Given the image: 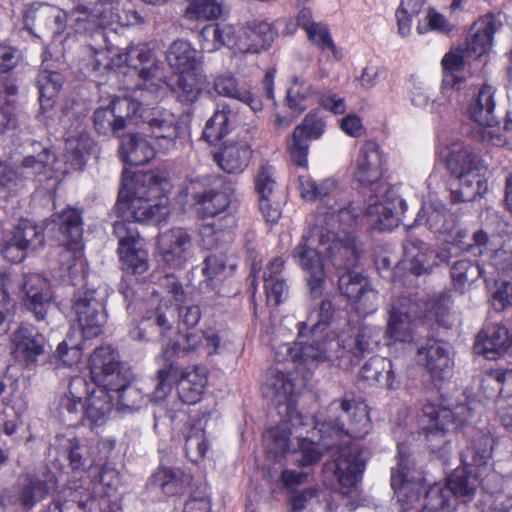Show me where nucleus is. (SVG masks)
I'll list each match as a JSON object with an SVG mask.
<instances>
[{"instance_id": "473e14b6", "label": "nucleus", "mask_w": 512, "mask_h": 512, "mask_svg": "<svg viewBox=\"0 0 512 512\" xmlns=\"http://www.w3.org/2000/svg\"><path fill=\"white\" fill-rule=\"evenodd\" d=\"M65 17L56 7L42 4L37 7H30L25 12V27L37 37H40L35 31L44 32L54 24L53 33H61L64 29Z\"/></svg>"}, {"instance_id": "c756f323", "label": "nucleus", "mask_w": 512, "mask_h": 512, "mask_svg": "<svg viewBox=\"0 0 512 512\" xmlns=\"http://www.w3.org/2000/svg\"><path fill=\"white\" fill-rule=\"evenodd\" d=\"M503 18L501 14H486L474 23V32L467 40L468 56L478 58L490 51L494 33L503 27Z\"/></svg>"}, {"instance_id": "6e6d98bb", "label": "nucleus", "mask_w": 512, "mask_h": 512, "mask_svg": "<svg viewBox=\"0 0 512 512\" xmlns=\"http://www.w3.org/2000/svg\"><path fill=\"white\" fill-rule=\"evenodd\" d=\"M10 235L18 241V245H22L27 250H35L44 242L42 228L29 220H21Z\"/></svg>"}, {"instance_id": "ea45409f", "label": "nucleus", "mask_w": 512, "mask_h": 512, "mask_svg": "<svg viewBox=\"0 0 512 512\" xmlns=\"http://www.w3.org/2000/svg\"><path fill=\"white\" fill-rule=\"evenodd\" d=\"M166 59L176 72L196 71L201 64V57L192 44L186 40H176L168 48Z\"/></svg>"}, {"instance_id": "4468645a", "label": "nucleus", "mask_w": 512, "mask_h": 512, "mask_svg": "<svg viewBox=\"0 0 512 512\" xmlns=\"http://www.w3.org/2000/svg\"><path fill=\"white\" fill-rule=\"evenodd\" d=\"M317 237H319L321 252H325V257L338 271H348L356 267L359 252L357 250L355 240L351 236L344 235L340 237L334 232L323 229H317Z\"/></svg>"}, {"instance_id": "3c124183", "label": "nucleus", "mask_w": 512, "mask_h": 512, "mask_svg": "<svg viewBox=\"0 0 512 512\" xmlns=\"http://www.w3.org/2000/svg\"><path fill=\"white\" fill-rule=\"evenodd\" d=\"M224 12L219 0H187L184 17L190 21H209L218 19Z\"/></svg>"}, {"instance_id": "a211bd4d", "label": "nucleus", "mask_w": 512, "mask_h": 512, "mask_svg": "<svg viewBox=\"0 0 512 512\" xmlns=\"http://www.w3.org/2000/svg\"><path fill=\"white\" fill-rule=\"evenodd\" d=\"M105 13V1L98 0L89 5H78L68 14H64V17L65 21L70 22L75 32L96 37L99 41L105 42L104 29L108 27Z\"/></svg>"}, {"instance_id": "b1692460", "label": "nucleus", "mask_w": 512, "mask_h": 512, "mask_svg": "<svg viewBox=\"0 0 512 512\" xmlns=\"http://www.w3.org/2000/svg\"><path fill=\"white\" fill-rule=\"evenodd\" d=\"M46 339L32 325H21L12 338V354L16 361L25 365L35 364L46 352Z\"/></svg>"}, {"instance_id": "13d9d810", "label": "nucleus", "mask_w": 512, "mask_h": 512, "mask_svg": "<svg viewBox=\"0 0 512 512\" xmlns=\"http://www.w3.org/2000/svg\"><path fill=\"white\" fill-rule=\"evenodd\" d=\"M299 188L305 200L314 201L332 194L337 189V182L332 178L316 182L309 177L300 176Z\"/></svg>"}, {"instance_id": "9b49d317", "label": "nucleus", "mask_w": 512, "mask_h": 512, "mask_svg": "<svg viewBox=\"0 0 512 512\" xmlns=\"http://www.w3.org/2000/svg\"><path fill=\"white\" fill-rule=\"evenodd\" d=\"M105 297L96 289L86 288L75 295L73 309L84 337L92 338L102 332L106 322Z\"/></svg>"}, {"instance_id": "1a4fd4ad", "label": "nucleus", "mask_w": 512, "mask_h": 512, "mask_svg": "<svg viewBox=\"0 0 512 512\" xmlns=\"http://www.w3.org/2000/svg\"><path fill=\"white\" fill-rule=\"evenodd\" d=\"M203 342V334L187 333L181 339L167 344L162 351L163 364L155 376V388L152 393L154 400L159 401L170 394L174 382L180 373V365L173 359L182 352L196 350Z\"/></svg>"}, {"instance_id": "412c9836", "label": "nucleus", "mask_w": 512, "mask_h": 512, "mask_svg": "<svg viewBox=\"0 0 512 512\" xmlns=\"http://www.w3.org/2000/svg\"><path fill=\"white\" fill-rule=\"evenodd\" d=\"M56 483L55 475L48 469L36 474H26L18 481L15 503L24 510H31L55 489Z\"/></svg>"}, {"instance_id": "aec40b11", "label": "nucleus", "mask_w": 512, "mask_h": 512, "mask_svg": "<svg viewBox=\"0 0 512 512\" xmlns=\"http://www.w3.org/2000/svg\"><path fill=\"white\" fill-rule=\"evenodd\" d=\"M338 286L342 296L364 313L373 312L378 305V293L366 277L351 269L339 274Z\"/></svg>"}, {"instance_id": "338daca9", "label": "nucleus", "mask_w": 512, "mask_h": 512, "mask_svg": "<svg viewBox=\"0 0 512 512\" xmlns=\"http://www.w3.org/2000/svg\"><path fill=\"white\" fill-rule=\"evenodd\" d=\"M448 216L450 215L444 208H438L432 204L423 205L417 215L416 222L428 225L430 229L436 231H448L449 226L445 224Z\"/></svg>"}, {"instance_id": "69168bd1", "label": "nucleus", "mask_w": 512, "mask_h": 512, "mask_svg": "<svg viewBox=\"0 0 512 512\" xmlns=\"http://www.w3.org/2000/svg\"><path fill=\"white\" fill-rule=\"evenodd\" d=\"M208 450L205 432L200 427H191L185 438V452L187 457L198 462L202 460Z\"/></svg>"}, {"instance_id": "f03ea898", "label": "nucleus", "mask_w": 512, "mask_h": 512, "mask_svg": "<svg viewBox=\"0 0 512 512\" xmlns=\"http://www.w3.org/2000/svg\"><path fill=\"white\" fill-rule=\"evenodd\" d=\"M398 463L392 469L391 486L401 503L402 512H452L456 509L455 496L445 484L430 486L422 498L421 480L412 476L409 455L398 447Z\"/></svg>"}, {"instance_id": "774afa93", "label": "nucleus", "mask_w": 512, "mask_h": 512, "mask_svg": "<svg viewBox=\"0 0 512 512\" xmlns=\"http://www.w3.org/2000/svg\"><path fill=\"white\" fill-rule=\"evenodd\" d=\"M63 81V76L60 73L46 69L41 70L37 77L40 99L50 100L55 97L60 91Z\"/></svg>"}, {"instance_id": "f8f14e48", "label": "nucleus", "mask_w": 512, "mask_h": 512, "mask_svg": "<svg viewBox=\"0 0 512 512\" xmlns=\"http://www.w3.org/2000/svg\"><path fill=\"white\" fill-rule=\"evenodd\" d=\"M318 228H315L313 234L303 235L300 243L294 248L292 257L294 261L305 270L309 277L307 284L310 288L311 294L317 297L321 294L325 283V268L321 255L325 256V252H321L320 241L315 247L316 235Z\"/></svg>"}, {"instance_id": "f257e3e1", "label": "nucleus", "mask_w": 512, "mask_h": 512, "mask_svg": "<svg viewBox=\"0 0 512 512\" xmlns=\"http://www.w3.org/2000/svg\"><path fill=\"white\" fill-rule=\"evenodd\" d=\"M161 178L154 172H138L124 180L118 194L120 222H161L170 214V202L160 186Z\"/></svg>"}, {"instance_id": "4d7b16f0", "label": "nucleus", "mask_w": 512, "mask_h": 512, "mask_svg": "<svg viewBox=\"0 0 512 512\" xmlns=\"http://www.w3.org/2000/svg\"><path fill=\"white\" fill-rule=\"evenodd\" d=\"M291 435L286 424L269 429L264 435L267 453L275 459L282 456L289 448Z\"/></svg>"}, {"instance_id": "c03bdc74", "label": "nucleus", "mask_w": 512, "mask_h": 512, "mask_svg": "<svg viewBox=\"0 0 512 512\" xmlns=\"http://www.w3.org/2000/svg\"><path fill=\"white\" fill-rule=\"evenodd\" d=\"M120 154L130 165H143L155 157V148L145 139L128 134L121 140Z\"/></svg>"}, {"instance_id": "c85d7f7f", "label": "nucleus", "mask_w": 512, "mask_h": 512, "mask_svg": "<svg viewBox=\"0 0 512 512\" xmlns=\"http://www.w3.org/2000/svg\"><path fill=\"white\" fill-rule=\"evenodd\" d=\"M511 345L512 338L507 328L501 323H489L477 335L474 350L493 360L506 353Z\"/></svg>"}, {"instance_id": "0e129e2a", "label": "nucleus", "mask_w": 512, "mask_h": 512, "mask_svg": "<svg viewBox=\"0 0 512 512\" xmlns=\"http://www.w3.org/2000/svg\"><path fill=\"white\" fill-rule=\"evenodd\" d=\"M229 110L216 111L213 116L207 121L203 137L209 143H215L222 139L229 131Z\"/></svg>"}, {"instance_id": "864d4df0", "label": "nucleus", "mask_w": 512, "mask_h": 512, "mask_svg": "<svg viewBox=\"0 0 512 512\" xmlns=\"http://www.w3.org/2000/svg\"><path fill=\"white\" fill-rule=\"evenodd\" d=\"M97 387H103L108 393L123 389L133 380V373L126 364L119 362L116 367L104 371L100 377L92 378Z\"/></svg>"}, {"instance_id": "c9c22d12", "label": "nucleus", "mask_w": 512, "mask_h": 512, "mask_svg": "<svg viewBox=\"0 0 512 512\" xmlns=\"http://www.w3.org/2000/svg\"><path fill=\"white\" fill-rule=\"evenodd\" d=\"M360 377L370 384L396 389L400 382L395 376L392 362L384 357L370 358L360 369Z\"/></svg>"}, {"instance_id": "79ce46f5", "label": "nucleus", "mask_w": 512, "mask_h": 512, "mask_svg": "<svg viewBox=\"0 0 512 512\" xmlns=\"http://www.w3.org/2000/svg\"><path fill=\"white\" fill-rule=\"evenodd\" d=\"M404 257L409 263V269L415 275L428 273L435 265L436 258L440 255H434L422 241L417 239H409L403 245Z\"/></svg>"}, {"instance_id": "e2e57ef3", "label": "nucleus", "mask_w": 512, "mask_h": 512, "mask_svg": "<svg viewBox=\"0 0 512 512\" xmlns=\"http://www.w3.org/2000/svg\"><path fill=\"white\" fill-rule=\"evenodd\" d=\"M487 267L494 273V277L499 272L512 273V237L491 253Z\"/></svg>"}, {"instance_id": "dca6fc26", "label": "nucleus", "mask_w": 512, "mask_h": 512, "mask_svg": "<svg viewBox=\"0 0 512 512\" xmlns=\"http://www.w3.org/2000/svg\"><path fill=\"white\" fill-rule=\"evenodd\" d=\"M471 416V409L466 404L458 405L454 411L446 407L426 405L420 418L423 430L430 440L444 436L450 427H457L465 423Z\"/></svg>"}, {"instance_id": "7c9ffc66", "label": "nucleus", "mask_w": 512, "mask_h": 512, "mask_svg": "<svg viewBox=\"0 0 512 512\" xmlns=\"http://www.w3.org/2000/svg\"><path fill=\"white\" fill-rule=\"evenodd\" d=\"M277 32L271 23L255 19L246 23L239 35L236 48L243 53H257L271 45Z\"/></svg>"}, {"instance_id": "4be33fe9", "label": "nucleus", "mask_w": 512, "mask_h": 512, "mask_svg": "<svg viewBox=\"0 0 512 512\" xmlns=\"http://www.w3.org/2000/svg\"><path fill=\"white\" fill-rule=\"evenodd\" d=\"M245 134L247 135H239L240 139L238 141L226 143L214 155L215 161L226 173H242L249 164L252 156L250 140L254 138L256 128L246 129Z\"/></svg>"}, {"instance_id": "ddd939ff", "label": "nucleus", "mask_w": 512, "mask_h": 512, "mask_svg": "<svg viewBox=\"0 0 512 512\" xmlns=\"http://www.w3.org/2000/svg\"><path fill=\"white\" fill-rule=\"evenodd\" d=\"M114 234L119 239L118 253L122 269L134 275L144 274L149 267L148 254L140 245L136 227L125 222H115Z\"/></svg>"}, {"instance_id": "603ef678", "label": "nucleus", "mask_w": 512, "mask_h": 512, "mask_svg": "<svg viewBox=\"0 0 512 512\" xmlns=\"http://www.w3.org/2000/svg\"><path fill=\"white\" fill-rule=\"evenodd\" d=\"M445 485L449 487L457 503L458 498L473 495L480 485V480L472 471L466 468H458L449 476Z\"/></svg>"}, {"instance_id": "bf43d9fd", "label": "nucleus", "mask_w": 512, "mask_h": 512, "mask_svg": "<svg viewBox=\"0 0 512 512\" xmlns=\"http://www.w3.org/2000/svg\"><path fill=\"white\" fill-rule=\"evenodd\" d=\"M118 355L110 346H101L94 350L90 356L91 377H100L104 371L113 369L119 363Z\"/></svg>"}, {"instance_id": "a878e982", "label": "nucleus", "mask_w": 512, "mask_h": 512, "mask_svg": "<svg viewBox=\"0 0 512 512\" xmlns=\"http://www.w3.org/2000/svg\"><path fill=\"white\" fill-rule=\"evenodd\" d=\"M140 119L147 125V131L159 149L166 151L175 146L178 126L172 114L157 108L143 109Z\"/></svg>"}, {"instance_id": "58836bf2", "label": "nucleus", "mask_w": 512, "mask_h": 512, "mask_svg": "<svg viewBox=\"0 0 512 512\" xmlns=\"http://www.w3.org/2000/svg\"><path fill=\"white\" fill-rule=\"evenodd\" d=\"M479 392L487 399L512 396V370L490 369L483 373Z\"/></svg>"}, {"instance_id": "7ed1b4c3", "label": "nucleus", "mask_w": 512, "mask_h": 512, "mask_svg": "<svg viewBox=\"0 0 512 512\" xmlns=\"http://www.w3.org/2000/svg\"><path fill=\"white\" fill-rule=\"evenodd\" d=\"M371 424L367 406L346 394L331 402L323 428L338 438L362 439L370 430Z\"/></svg>"}, {"instance_id": "f704fd0d", "label": "nucleus", "mask_w": 512, "mask_h": 512, "mask_svg": "<svg viewBox=\"0 0 512 512\" xmlns=\"http://www.w3.org/2000/svg\"><path fill=\"white\" fill-rule=\"evenodd\" d=\"M495 439L490 433L477 431L461 454L462 463L469 467L485 466L492 459Z\"/></svg>"}, {"instance_id": "9d476101", "label": "nucleus", "mask_w": 512, "mask_h": 512, "mask_svg": "<svg viewBox=\"0 0 512 512\" xmlns=\"http://www.w3.org/2000/svg\"><path fill=\"white\" fill-rule=\"evenodd\" d=\"M382 190L383 193L369 197L365 219L373 229L390 230L398 225L406 205L396 188L383 186Z\"/></svg>"}, {"instance_id": "5fc2aeb1", "label": "nucleus", "mask_w": 512, "mask_h": 512, "mask_svg": "<svg viewBox=\"0 0 512 512\" xmlns=\"http://www.w3.org/2000/svg\"><path fill=\"white\" fill-rule=\"evenodd\" d=\"M40 148V152L35 155L26 156L21 165L18 166L19 176L24 178L35 177L41 174H45L50 168L54 161V155L47 148L37 144Z\"/></svg>"}, {"instance_id": "5701e85b", "label": "nucleus", "mask_w": 512, "mask_h": 512, "mask_svg": "<svg viewBox=\"0 0 512 512\" xmlns=\"http://www.w3.org/2000/svg\"><path fill=\"white\" fill-rule=\"evenodd\" d=\"M159 92L143 87L135 90L132 95L114 99L109 107L116 119V129L121 132L137 113L140 117L143 109H150L148 106L157 102Z\"/></svg>"}, {"instance_id": "e433bc0d", "label": "nucleus", "mask_w": 512, "mask_h": 512, "mask_svg": "<svg viewBox=\"0 0 512 512\" xmlns=\"http://www.w3.org/2000/svg\"><path fill=\"white\" fill-rule=\"evenodd\" d=\"M178 395L183 403L192 405L200 401L207 384V374L203 368L181 371L177 380Z\"/></svg>"}, {"instance_id": "680f3d73", "label": "nucleus", "mask_w": 512, "mask_h": 512, "mask_svg": "<svg viewBox=\"0 0 512 512\" xmlns=\"http://www.w3.org/2000/svg\"><path fill=\"white\" fill-rule=\"evenodd\" d=\"M201 88L200 76L196 71L179 73L176 92L180 101L184 103L196 101Z\"/></svg>"}, {"instance_id": "393cba45", "label": "nucleus", "mask_w": 512, "mask_h": 512, "mask_svg": "<svg viewBox=\"0 0 512 512\" xmlns=\"http://www.w3.org/2000/svg\"><path fill=\"white\" fill-rule=\"evenodd\" d=\"M385 156L374 141H366L359 151L354 172L355 181L364 187L378 183L383 176Z\"/></svg>"}, {"instance_id": "bb28decb", "label": "nucleus", "mask_w": 512, "mask_h": 512, "mask_svg": "<svg viewBox=\"0 0 512 512\" xmlns=\"http://www.w3.org/2000/svg\"><path fill=\"white\" fill-rule=\"evenodd\" d=\"M192 247V236L183 228H172L157 238V252L162 260L174 267H180L187 259Z\"/></svg>"}, {"instance_id": "2f4dec72", "label": "nucleus", "mask_w": 512, "mask_h": 512, "mask_svg": "<svg viewBox=\"0 0 512 512\" xmlns=\"http://www.w3.org/2000/svg\"><path fill=\"white\" fill-rule=\"evenodd\" d=\"M450 274L453 287L461 294L465 293L478 278H483L487 285L490 281H495L494 273L488 269L487 264L480 265L469 259L456 261L451 267Z\"/></svg>"}, {"instance_id": "0eeeda50", "label": "nucleus", "mask_w": 512, "mask_h": 512, "mask_svg": "<svg viewBox=\"0 0 512 512\" xmlns=\"http://www.w3.org/2000/svg\"><path fill=\"white\" fill-rule=\"evenodd\" d=\"M110 62L116 67L126 65L138 70L147 89L160 91L165 84L164 68L147 44L131 45L124 52L114 54Z\"/></svg>"}, {"instance_id": "37998d69", "label": "nucleus", "mask_w": 512, "mask_h": 512, "mask_svg": "<svg viewBox=\"0 0 512 512\" xmlns=\"http://www.w3.org/2000/svg\"><path fill=\"white\" fill-rule=\"evenodd\" d=\"M86 393V381L82 377L71 379L68 393L61 397L59 415L64 422H73L83 412L82 396Z\"/></svg>"}, {"instance_id": "20e7f679", "label": "nucleus", "mask_w": 512, "mask_h": 512, "mask_svg": "<svg viewBox=\"0 0 512 512\" xmlns=\"http://www.w3.org/2000/svg\"><path fill=\"white\" fill-rule=\"evenodd\" d=\"M180 304L176 303L174 307L161 302L130 332V336L134 340L149 341L158 330L160 337L168 338L174 331L176 318L187 327L195 326L201 317L200 308L196 305Z\"/></svg>"}, {"instance_id": "72a5a7b5", "label": "nucleus", "mask_w": 512, "mask_h": 512, "mask_svg": "<svg viewBox=\"0 0 512 512\" xmlns=\"http://www.w3.org/2000/svg\"><path fill=\"white\" fill-rule=\"evenodd\" d=\"M284 263L281 257L273 258L266 265L262 275L267 301L275 306L288 297V285L282 277Z\"/></svg>"}, {"instance_id": "6ab92c4d", "label": "nucleus", "mask_w": 512, "mask_h": 512, "mask_svg": "<svg viewBox=\"0 0 512 512\" xmlns=\"http://www.w3.org/2000/svg\"><path fill=\"white\" fill-rule=\"evenodd\" d=\"M17 287L23 293L24 305L33 313L37 321L45 320L51 307L52 293L47 279L40 274H23L17 281Z\"/></svg>"}, {"instance_id": "49530a36", "label": "nucleus", "mask_w": 512, "mask_h": 512, "mask_svg": "<svg viewBox=\"0 0 512 512\" xmlns=\"http://www.w3.org/2000/svg\"><path fill=\"white\" fill-rule=\"evenodd\" d=\"M112 396L103 388L96 387L88 396L83 414L92 424L101 425L112 410Z\"/></svg>"}, {"instance_id": "423d86ee", "label": "nucleus", "mask_w": 512, "mask_h": 512, "mask_svg": "<svg viewBox=\"0 0 512 512\" xmlns=\"http://www.w3.org/2000/svg\"><path fill=\"white\" fill-rule=\"evenodd\" d=\"M340 341L336 338L296 341L278 346L275 357L278 361L290 359L298 369L314 370L320 364L340 358Z\"/></svg>"}, {"instance_id": "39448f33", "label": "nucleus", "mask_w": 512, "mask_h": 512, "mask_svg": "<svg viewBox=\"0 0 512 512\" xmlns=\"http://www.w3.org/2000/svg\"><path fill=\"white\" fill-rule=\"evenodd\" d=\"M446 167L460 181L463 201L474 200L480 194L487 166L472 147L453 143L446 157Z\"/></svg>"}, {"instance_id": "052dcab7", "label": "nucleus", "mask_w": 512, "mask_h": 512, "mask_svg": "<svg viewBox=\"0 0 512 512\" xmlns=\"http://www.w3.org/2000/svg\"><path fill=\"white\" fill-rule=\"evenodd\" d=\"M385 334L395 341H410L413 337L412 315L396 314L395 312L389 314Z\"/></svg>"}, {"instance_id": "de8ad7c7", "label": "nucleus", "mask_w": 512, "mask_h": 512, "mask_svg": "<svg viewBox=\"0 0 512 512\" xmlns=\"http://www.w3.org/2000/svg\"><path fill=\"white\" fill-rule=\"evenodd\" d=\"M467 58L471 57L467 55L466 49L462 50L460 48L452 49L444 55L441 62L445 71L441 86L444 95L452 93L453 89L461 88L464 79L454 75L453 72L460 70Z\"/></svg>"}, {"instance_id": "8fccbe9b", "label": "nucleus", "mask_w": 512, "mask_h": 512, "mask_svg": "<svg viewBox=\"0 0 512 512\" xmlns=\"http://www.w3.org/2000/svg\"><path fill=\"white\" fill-rule=\"evenodd\" d=\"M94 149L95 144L88 133L82 132L66 139L65 155L75 168L81 169Z\"/></svg>"}, {"instance_id": "6e6552de", "label": "nucleus", "mask_w": 512, "mask_h": 512, "mask_svg": "<svg viewBox=\"0 0 512 512\" xmlns=\"http://www.w3.org/2000/svg\"><path fill=\"white\" fill-rule=\"evenodd\" d=\"M182 193L190 197L199 213L206 217H215L227 210L231 203V191L219 180L208 178L190 180Z\"/></svg>"}, {"instance_id": "f3484780", "label": "nucleus", "mask_w": 512, "mask_h": 512, "mask_svg": "<svg viewBox=\"0 0 512 512\" xmlns=\"http://www.w3.org/2000/svg\"><path fill=\"white\" fill-rule=\"evenodd\" d=\"M59 224V231L63 235L64 248L60 253V261L68 269L72 267V261L79 260L83 256L82 219L78 210L67 208L56 216L54 220Z\"/></svg>"}, {"instance_id": "a18cd8bd", "label": "nucleus", "mask_w": 512, "mask_h": 512, "mask_svg": "<svg viewBox=\"0 0 512 512\" xmlns=\"http://www.w3.org/2000/svg\"><path fill=\"white\" fill-rule=\"evenodd\" d=\"M214 89L221 96L237 99L249 105L253 111L262 109L261 101L254 97L249 90L239 86L236 79L230 74L218 76L214 80Z\"/></svg>"}, {"instance_id": "09e8293b", "label": "nucleus", "mask_w": 512, "mask_h": 512, "mask_svg": "<svg viewBox=\"0 0 512 512\" xmlns=\"http://www.w3.org/2000/svg\"><path fill=\"white\" fill-rule=\"evenodd\" d=\"M191 476L180 468L161 467L154 474V482L168 496L182 494L190 484Z\"/></svg>"}, {"instance_id": "a19ab883", "label": "nucleus", "mask_w": 512, "mask_h": 512, "mask_svg": "<svg viewBox=\"0 0 512 512\" xmlns=\"http://www.w3.org/2000/svg\"><path fill=\"white\" fill-rule=\"evenodd\" d=\"M496 89L488 84L483 85L469 107L470 118L478 125L496 123L495 100Z\"/></svg>"}, {"instance_id": "4c0bfd02", "label": "nucleus", "mask_w": 512, "mask_h": 512, "mask_svg": "<svg viewBox=\"0 0 512 512\" xmlns=\"http://www.w3.org/2000/svg\"><path fill=\"white\" fill-rule=\"evenodd\" d=\"M264 394L277 406L278 413H282V408L294 403V383L286 373L271 370L264 386Z\"/></svg>"}, {"instance_id": "2eb2a0df", "label": "nucleus", "mask_w": 512, "mask_h": 512, "mask_svg": "<svg viewBox=\"0 0 512 512\" xmlns=\"http://www.w3.org/2000/svg\"><path fill=\"white\" fill-rule=\"evenodd\" d=\"M368 452L357 444L342 449L339 457L326 465V470L332 471L342 487V493H347L361 479L366 466Z\"/></svg>"}, {"instance_id": "cd10ccee", "label": "nucleus", "mask_w": 512, "mask_h": 512, "mask_svg": "<svg viewBox=\"0 0 512 512\" xmlns=\"http://www.w3.org/2000/svg\"><path fill=\"white\" fill-rule=\"evenodd\" d=\"M418 357L433 378L444 380L452 375L453 362L447 344L429 339L418 349Z\"/></svg>"}]
</instances>
